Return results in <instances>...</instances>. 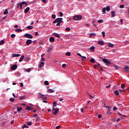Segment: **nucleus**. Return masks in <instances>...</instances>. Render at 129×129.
<instances>
[{
    "label": "nucleus",
    "mask_w": 129,
    "mask_h": 129,
    "mask_svg": "<svg viewBox=\"0 0 129 129\" xmlns=\"http://www.w3.org/2000/svg\"><path fill=\"white\" fill-rule=\"evenodd\" d=\"M82 15H76L73 17V20H74V21H80L82 20Z\"/></svg>",
    "instance_id": "f257e3e1"
},
{
    "label": "nucleus",
    "mask_w": 129,
    "mask_h": 129,
    "mask_svg": "<svg viewBox=\"0 0 129 129\" xmlns=\"http://www.w3.org/2000/svg\"><path fill=\"white\" fill-rule=\"evenodd\" d=\"M44 94H42L41 93H38L37 96H38V99H42L43 100H46L47 99L46 97L44 96Z\"/></svg>",
    "instance_id": "f03ea898"
},
{
    "label": "nucleus",
    "mask_w": 129,
    "mask_h": 129,
    "mask_svg": "<svg viewBox=\"0 0 129 129\" xmlns=\"http://www.w3.org/2000/svg\"><path fill=\"white\" fill-rule=\"evenodd\" d=\"M63 18H58L56 19L55 20H54L53 22V24H56V23H63Z\"/></svg>",
    "instance_id": "7ed1b4c3"
},
{
    "label": "nucleus",
    "mask_w": 129,
    "mask_h": 129,
    "mask_svg": "<svg viewBox=\"0 0 129 129\" xmlns=\"http://www.w3.org/2000/svg\"><path fill=\"white\" fill-rule=\"evenodd\" d=\"M102 61L104 62V63H105V65H109L111 64V62H110V61H109V60L106 58L103 59Z\"/></svg>",
    "instance_id": "20e7f679"
},
{
    "label": "nucleus",
    "mask_w": 129,
    "mask_h": 129,
    "mask_svg": "<svg viewBox=\"0 0 129 129\" xmlns=\"http://www.w3.org/2000/svg\"><path fill=\"white\" fill-rule=\"evenodd\" d=\"M24 37L27 38L28 39H33V35L29 33H26L24 34Z\"/></svg>",
    "instance_id": "39448f33"
},
{
    "label": "nucleus",
    "mask_w": 129,
    "mask_h": 129,
    "mask_svg": "<svg viewBox=\"0 0 129 129\" xmlns=\"http://www.w3.org/2000/svg\"><path fill=\"white\" fill-rule=\"evenodd\" d=\"M52 110H54V111L53 112V114H54V115H56V114H57L58 112H59V108H53Z\"/></svg>",
    "instance_id": "423d86ee"
},
{
    "label": "nucleus",
    "mask_w": 129,
    "mask_h": 129,
    "mask_svg": "<svg viewBox=\"0 0 129 129\" xmlns=\"http://www.w3.org/2000/svg\"><path fill=\"white\" fill-rule=\"evenodd\" d=\"M23 2L20 3L17 5V9H20V10L23 9Z\"/></svg>",
    "instance_id": "0eeeda50"
},
{
    "label": "nucleus",
    "mask_w": 129,
    "mask_h": 129,
    "mask_svg": "<svg viewBox=\"0 0 129 129\" xmlns=\"http://www.w3.org/2000/svg\"><path fill=\"white\" fill-rule=\"evenodd\" d=\"M17 68H18V65L16 64H13V66L11 67V70H13V71L16 70Z\"/></svg>",
    "instance_id": "6e6552de"
},
{
    "label": "nucleus",
    "mask_w": 129,
    "mask_h": 129,
    "mask_svg": "<svg viewBox=\"0 0 129 129\" xmlns=\"http://www.w3.org/2000/svg\"><path fill=\"white\" fill-rule=\"evenodd\" d=\"M125 73H129V67L126 66L124 68Z\"/></svg>",
    "instance_id": "1a4fd4ad"
},
{
    "label": "nucleus",
    "mask_w": 129,
    "mask_h": 129,
    "mask_svg": "<svg viewBox=\"0 0 129 129\" xmlns=\"http://www.w3.org/2000/svg\"><path fill=\"white\" fill-rule=\"evenodd\" d=\"M32 40L31 39H28L27 41H26V45L27 46H29V45L32 44Z\"/></svg>",
    "instance_id": "9d476101"
},
{
    "label": "nucleus",
    "mask_w": 129,
    "mask_h": 129,
    "mask_svg": "<svg viewBox=\"0 0 129 129\" xmlns=\"http://www.w3.org/2000/svg\"><path fill=\"white\" fill-rule=\"evenodd\" d=\"M49 41L50 43H54L55 42V38H54V37H51L49 38Z\"/></svg>",
    "instance_id": "9b49d317"
},
{
    "label": "nucleus",
    "mask_w": 129,
    "mask_h": 129,
    "mask_svg": "<svg viewBox=\"0 0 129 129\" xmlns=\"http://www.w3.org/2000/svg\"><path fill=\"white\" fill-rule=\"evenodd\" d=\"M44 65H45V62L41 61L40 62V64H39L38 67H39V68H42V67H43V66H44Z\"/></svg>",
    "instance_id": "f8f14e48"
},
{
    "label": "nucleus",
    "mask_w": 129,
    "mask_h": 129,
    "mask_svg": "<svg viewBox=\"0 0 129 129\" xmlns=\"http://www.w3.org/2000/svg\"><path fill=\"white\" fill-rule=\"evenodd\" d=\"M98 44H99V45H101V46H103V45H104V42L103 41H98Z\"/></svg>",
    "instance_id": "ddd939ff"
},
{
    "label": "nucleus",
    "mask_w": 129,
    "mask_h": 129,
    "mask_svg": "<svg viewBox=\"0 0 129 129\" xmlns=\"http://www.w3.org/2000/svg\"><path fill=\"white\" fill-rule=\"evenodd\" d=\"M29 11H30V7L26 8L24 10L25 14H27Z\"/></svg>",
    "instance_id": "4468645a"
},
{
    "label": "nucleus",
    "mask_w": 129,
    "mask_h": 129,
    "mask_svg": "<svg viewBox=\"0 0 129 129\" xmlns=\"http://www.w3.org/2000/svg\"><path fill=\"white\" fill-rule=\"evenodd\" d=\"M21 56V54H13L12 55V57H20Z\"/></svg>",
    "instance_id": "2eb2a0df"
},
{
    "label": "nucleus",
    "mask_w": 129,
    "mask_h": 129,
    "mask_svg": "<svg viewBox=\"0 0 129 129\" xmlns=\"http://www.w3.org/2000/svg\"><path fill=\"white\" fill-rule=\"evenodd\" d=\"M24 58H25V56L24 55H22L21 57H20V58L19 60V62H22V61H23V60H24Z\"/></svg>",
    "instance_id": "dca6fc26"
},
{
    "label": "nucleus",
    "mask_w": 129,
    "mask_h": 129,
    "mask_svg": "<svg viewBox=\"0 0 129 129\" xmlns=\"http://www.w3.org/2000/svg\"><path fill=\"white\" fill-rule=\"evenodd\" d=\"M111 17H114V16H115V13L114 12V11H111Z\"/></svg>",
    "instance_id": "f3484780"
},
{
    "label": "nucleus",
    "mask_w": 129,
    "mask_h": 129,
    "mask_svg": "<svg viewBox=\"0 0 129 129\" xmlns=\"http://www.w3.org/2000/svg\"><path fill=\"white\" fill-rule=\"evenodd\" d=\"M22 109H23V108L22 107H17L18 112H20V111H21V110H22Z\"/></svg>",
    "instance_id": "a211bd4d"
},
{
    "label": "nucleus",
    "mask_w": 129,
    "mask_h": 129,
    "mask_svg": "<svg viewBox=\"0 0 129 129\" xmlns=\"http://www.w3.org/2000/svg\"><path fill=\"white\" fill-rule=\"evenodd\" d=\"M15 31L19 32V33H21V32H23V30L21 29H16L15 30Z\"/></svg>",
    "instance_id": "6ab92c4d"
},
{
    "label": "nucleus",
    "mask_w": 129,
    "mask_h": 129,
    "mask_svg": "<svg viewBox=\"0 0 129 129\" xmlns=\"http://www.w3.org/2000/svg\"><path fill=\"white\" fill-rule=\"evenodd\" d=\"M114 93L115 94V95H119V93H118V91L117 90L114 91Z\"/></svg>",
    "instance_id": "aec40b11"
},
{
    "label": "nucleus",
    "mask_w": 129,
    "mask_h": 129,
    "mask_svg": "<svg viewBox=\"0 0 129 129\" xmlns=\"http://www.w3.org/2000/svg\"><path fill=\"white\" fill-rule=\"evenodd\" d=\"M108 47H110V48H113L114 45H113V44L109 43V44H108Z\"/></svg>",
    "instance_id": "412c9836"
},
{
    "label": "nucleus",
    "mask_w": 129,
    "mask_h": 129,
    "mask_svg": "<svg viewBox=\"0 0 129 129\" xmlns=\"http://www.w3.org/2000/svg\"><path fill=\"white\" fill-rule=\"evenodd\" d=\"M54 36H55L57 38H60V35L58 34L54 33H53Z\"/></svg>",
    "instance_id": "4be33fe9"
},
{
    "label": "nucleus",
    "mask_w": 129,
    "mask_h": 129,
    "mask_svg": "<svg viewBox=\"0 0 129 129\" xmlns=\"http://www.w3.org/2000/svg\"><path fill=\"white\" fill-rule=\"evenodd\" d=\"M22 128H29V126H27L26 124H24L23 126H22Z\"/></svg>",
    "instance_id": "5701e85b"
},
{
    "label": "nucleus",
    "mask_w": 129,
    "mask_h": 129,
    "mask_svg": "<svg viewBox=\"0 0 129 129\" xmlns=\"http://www.w3.org/2000/svg\"><path fill=\"white\" fill-rule=\"evenodd\" d=\"M24 59L26 62H28L30 60V58H29V57H25Z\"/></svg>",
    "instance_id": "b1692460"
},
{
    "label": "nucleus",
    "mask_w": 129,
    "mask_h": 129,
    "mask_svg": "<svg viewBox=\"0 0 129 129\" xmlns=\"http://www.w3.org/2000/svg\"><path fill=\"white\" fill-rule=\"evenodd\" d=\"M33 27L32 26H29L27 27V29H28V30H32Z\"/></svg>",
    "instance_id": "393cba45"
},
{
    "label": "nucleus",
    "mask_w": 129,
    "mask_h": 129,
    "mask_svg": "<svg viewBox=\"0 0 129 129\" xmlns=\"http://www.w3.org/2000/svg\"><path fill=\"white\" fill-rule=\"evenodd\" d=\"M25 98H26V96H21L20 97V100H23V99H25Z\"/></svg>",
    "instance_id": "a878e982"
},
{
    "label": "nucleus",
    "mask_w": 129,
    "mask_h": 129,
    "mask_svg": "<svg viewBox=\"0 0 129 129\" xmlns=\"http://www.w3.org/2000/svg\"><path fill=\"white\" fill-rule=\"evenodd\" d=\"M99 66H100V63H98V64H95L94 67L95 69H96V68H97V67Z\"/></svg>",
    "instance_id": "bb28decb"
},
{
    "label": "nucleus",
    "mask_w": 129,
    "mask_h": 129,
    "mask_svg": "<svg viewBox=\"0 0 129 129\" xmlns=\"http://www.w3.org/2000/svg\"><path fill=\"white\" fill-rule=\"evenodd\" d=\"M90 62L92 63H95V59H94L93 58H92L90 60Z\"/></svg>",
    "instance_id": "cd10ccee"
},
{
    "label": "nucleus",
    "mask_w": 129,
    "mask_h": 129,
    "mask_svg": "<svg viewBox=\"0 0 129 129\" xmlns=\"http://www.w3.org/2000/svg\"><path fill=\"white\" fill-rule=\"evenodd\" d=\"M4 15H8L9 14V12L8 11V9H6V10L4 12Z\"/></svg>",
    "instance_id": "c85d7f7f"
},
{
    "label": "nucleus",
    "mask_w": 129,
    "mask_h": 129,
    "mask_svg": "<svg viewBox=\"0 0 129 129\" xmlns=\"http://www.w3.org/2000/svg\"><path fill=\"white\" fill-rule=\"evenodd\" d=\"M56 106H57V102H54L53 103V107H56Z\"/></svg>",
    "instance_id": "c756f323"
},
{
    "label": "nucleus",
    "mask_w": 129,
    "mask_h": 129,
    "mask_svg": "<svg viewBox=\"0 0 129 129\" xmlns=\"http://www.w3.org/2000/svg\"><path fill=\"white\" fill-rule=\"evenodd\" d=\"M25 72H30L31 71V69H26L25 70Z\"/></svg>",
    "instance_id": "7c9ffc66"
},
{
    "label": "nucleus",
    "mask_w": 129,
    "mask_h": 129,
    "mask_svg": "<svg viewBox=\"0 0 129 129\" xmlns=\"http://www.w3.org/2000/svg\"><path fill=\"white\" fill-rule=\"evenodd\" d=\"M53 50V48L52 47H49L48 48V49L47 50V52H51V51H52Z\"/></svg>",
    "instance_id": "2f4dec72"
},
{
    "label": "nucleus",
    "mask_w": 129,
    "mask_h": 129,
    "mask_svg": "<svg viewBox=\"0 0 129 129\" xmlns=\"http://www.w3.org/2000/svg\"><path fill=\"white\" fill-rule=\"evenodd\" d=\"M105 11H106L105 8H104L102 9V13H103V14H105V13H106V12H105Z\"/></svg>",
    "instance_id": "473e14b6"
},
{
    "label": "nucleus",
    "mask_w": 129,
    "mask_h": 129,
    "mask_svg": "<svg viewBox=\"0 0 129 129\" xmlns=\"http://www.w3.org/2000/svg\"><path fill=\"white\" fill-rule=\"evenodd\" d=\"M44 85H49V82H48V81H44Z\"/></svg>",
    "instance_id": "72a5a7b5"
},
{
    "label": "nucleus",
    "mask_w": 129,
    "mask_h": 129,
    "mask_svg": "<svg viewBox=\"0 0 129 129\" xmlns=\"http://www.w3.org/2000/svg\"><path fill=\"white\" fill-rule=\"evenodd\" d=\"M10 101H11V102H14V101H15V99H14V98H11L10 99Z\"/></svg>",
    "instance_id": "f704fd0d"
},
{
    "label": "nucleus",
    "mask_w": 129,
    "mask_h": 129,
    "mask_svg": "<svg viewBox=\"0 0 129 129\" xmlns=\"http://www.w3.org/2000/svg\"><path fill=\"white\" fill-rule=\"evenodd\" d=\"M3 44H5V40H2L0 41V45H3Z\"/></svg>",
    "instance_id": "c9c22d12"
},
{
    "label": "nucleus",
    "mask_w": 129,
    "mask_h": 129,
    "mask_svg": "<svg viewBox=\"0 0 129 129\" xmlns=\"http://www.w3.org/2000/svg\"><path fill=\"white\" fill-rule=\"evenodd\" d=\"M66 55L67 56H71V53H70V52H66Z\"/></svg>",
    "instance_id": "e433bc0d"
},
{
    "label": "nucleus",
    "mask_w": 129,
    "mask_h": 129,
    "mask_svg": "<svg viewBox=\"0 0 129 129\" xmlns=\"http://www.w3.org/2000/svg\"><path fill=\"white\" fill-rule=\"evenodd\" d=\"M121 88H122V89H123L124 87H125V85L124 84H122L121 85Z\"/></svg>",
    "instance_id": "4c0bfd02"
},
{
    "label": "nucleus",
    "mask_w": 129,
    "mask_h": 129,
    "mask_svg": "<svg viewBox=\"0 0 129 129\" xmlns=\"http://www.w3.org/2000/svg\"><path fill=\"white\" fill-rule=\"evenodd\" d=\"M102 35L103 38H105V32L104 31H102Z\"/></svg>",
    "instance_id": "58836bf2"
},
{
    "label": "nucleus",
    "mask_w": 129,
    "mask_h": 129,
    "mask_svg": "<svg viewBox=\"0 0 129 129\" xmlns=\"http://www.w3.org/2000/svg\"><path fill=\"white\" fill-rule=\"evenodd\" d=\"M106 10L107 11V12H109L110 11V8L109 7H107Z\"/></svg>",
    "instance_id": "ea45409f"
},
{
    "label": "nucleus",
    "mask_w": 129,
    "mask_h": 129,
    "mask_svg": "<svg viewBox=\"0 0 129 129\" xmlns=\"http://www.w3.org/2000/svg\"><path fill=\"white\" fill-rule=\"evenodd\" d=\"M48 92H50V93H52L54 92V91H53V90H52L51 89H49Z\"/></svg>",
    "instance_id": "a19ab883"
},
{
    "label": "nucleus",
    "mask_w": 129,
    "mask_h": 129,
    "mask_svg": "<svg viewBox=\"0 0 129 129\" xmlns=\"http://www.w3.org/2000/svg\"><path fill=\"white\" fill-rule=\"evenodd\" d=\"M26 109H27V110H31V108L30 106H28L26 107Z\"/></svg>",
    "instance_id": "79ce46f5"
},
{
    "label": "nucleus",
    "mask_w": 129,
    "mask_h": 129,
    "mask_svg": "<svg viewBox=\"0 0 129 129\" xmlns=\"http://www.w3.org/2000/svg\"><path fill=\"white\" fill-rule=\"evenodd\" d=\"M120 9H123L124 8V5H121L119 6Z\"/></svg>",
    "instance_id": "37998d69"
},
{
    "label": "nucleus",
    "mask_w": 129,
    "mask_h": 129,
    "mask_svg": "<svg viewBox=\"0 0 129 129\" xmlns=\"http://www.w3.org/2000/svg\"><path fill=\"white\" fill-rule=\"evenodd\" d=\"M52 19H56V15L53 14V15H52Z\"/></svg>",
    "instance_id": "c03bdc74"
},
{
    "label": "nucleus",
    "mask_w": 129,
    "mask_h": 129,
    "mask_svg": "<svg viewBox=\"0 0 129 129\" xmlns=\"http://www.w3.org/2000/svg\"><path fill=\"white\" fill-rule=\"evenodd\" d=\"M66 31L67 32H69V31H70V28L67 27V28H66Z\"/></svg>",
    "instance_id": "a18cd8bd"
},
{
    "label": "nucleus",
    "mask_w": 129,
    "mask_h": 129,
    "mask_svg": "<svg viewBox=\"0 0 129 129\" xmlns=\"http://www.w3.org/2000/svg\"><path fill=\"white\" fill-rule=\"evenodd\" d=\"M90 50H92V51H93L94 49H95V47L94 46H92L90 48Z\"/></svg>",
    "instance_id": "49530a36"
},
{
    "label": "nucleus",
    "mask_w": 129,
    "mask_h": 129,
    "mask_svg": "<svg viewBox=\"0 0 129 129\" xmlns=\"http://www.w3.org/2000/svg\"><path fill=\"white\" fill-rule=\"evenodd\" d=\"M117 114L118 115H121V116H124V117H126V116L124 115H122L121 114H120V113H117Z\"/></svg>",
    "instance_id": "de8ad7c7"
},
{
    "label": "nucleus",
    "mask_w": 129,
    "mask_h": 129,
    "mask_svg": "<svg viewBox=\"0 0 129 129\" xmlns=\"http://www.w3.org/2000/svg\"><path fill=\"white\" fill-rule=\"evenodd\" d=\"M111 112H110V110H108V111L107 112V114H111Z\"/></svg>",
    "instance_id": "09e8293b"
},
{
    "label": "nucleus",
    "mask_w": 129,
    "mask_h": 129,
    "mask_svg": "<svg viewBox=\"0 0 129 129\" xmlns=\"http://www.w3.org/2000/svg\"><path fill=\"white\" fill-rule=\"evenodd\" d=\"M32 123H33L32 122H27V125H32Z\"/></svg>",
    "instance_id": "8fccbe9b"
},
{
    "label": "nucleus",
    "mask_w": 129,
    "mask_h": 129,
    "mask_svg": "<svg viewBox=\"0 0 129 129\" xmlns=\"http://www.w3.org/2000/svg\"><path fill=\"white\" fill-rule=\"evenodd\" d=\"M113 110H114V111H116V110H117V108H116V107H114L113 108Z\"/></svg>",
    "instance_id": "3c124183"
},
{
    "label": "nucleus",
    "mask_w": 129,
    "mask_h": 129,
    "mask_svg": "<svg viewBox=\"0 0 129 129\" xmlns=\"http://www.w3.org/2000/svg\"><path fill=\"white\" fill-rule=\"evenodd\" d=\"M98 23H103V20H98Z\"/></svg>",
    "instance_id": "603ef678"
},
{
    "label": "nucleus",
    "mask_w": 129,
    "mask_h": 129,
    "mask_svg": "<svg viewBox=\"0 0 129 129\" xmlns=\"http://www.w3.org/2000/svg\"><path fill=\"white\" fill-rule=\"evenodd\" d=\"M16 37V34H13L11 35V38H15Z\"/></svg>",
    "instance_id": "864d4df0"
},
{
    "label": "nucleus",
    "mask_w": 129,
    "mask_h": 129,
    "mask_svg": "<svg viewBox=\"0 0 129 129\" xmlns=\"http://www.w3.org/2000/svg\"><path fill=\"white\" fill-rule=\"evenodd\" d=\"M22 4L23 5H26V6H28V4H27V2H22Z\"/></svg>",
    "instance_id": "5fc2aeb1"
},
{
    "label": "nucleus",
    "mask_w": 129,
    "mask_h": 129,
    "mask_svg": "<svg viewBox=\"0 0 129 129\" xmlns=\"http://www.w3.org/2000/svg\"><path fill=\"white\" fill-rule=\"evenodd\" d=\"M114 68L116 70H117L118 69V66H115Z\"/></svg>",
    "instance_id": "6e6d98bb"
},
{
    "label": "nucleus",
    "mask_w": 129,
    "mask_h": 129,
    "mask_svg": "<svg viewBox=\"0 0 129 129\" xmlns=\"http://www.w3.org/2000/svg\"><path fill=\"white\" fill-rule=\"evenodd\" d=\"M59 16L60 17H62V16H63V13L61 12H59Z\"/></svg>",
    "instance_id": "4d7b16f0"
},
{
    "label": "nucleus",
    "mask_w": 129,
    "mask_h": 129,
    "mask_svg": "<svg viewBox=\"0 0 129 129\" xmlns=\"http://www.w3.org/2000/svg\"><path fill=\"white\" fill-rule=\"evenodd\" d=\"M20 86H21V87H24V84H23V83H20Z\"/></svg>",
    "instance_id": "13d9d810"
},
{
    "label": "nucleus",
    "mask_w": 129,
    "mask_h": 129,
    "mask_svg": "<svg viewBox=\"0 0 129 129\" xmlns=\"http://www.w3.org/2000/svg\"><path fill=\"white\" fill-rule=\"evenodd\" d=\"M62 67H63V68H66V64H63L62 65Z\"/></svg>",
    "instance_id": "bf43d9fd"
},
{
    "label": "nucleus",
    "mask_w": 129,
    "mask_h": 129,
    "mask_svg": "<svg viewBox=\"0 0 129 129\" xmlns=\"http://www.w3.org/2000/svg\"><path fill=\"white\" fill-rule=\"evenodd\" d=\"M60 24H61V23H60V22H57V23L56 24V26H60Z\"/></svg>",
    "instance_id": "052dcab7"
},
{
    "label": "nucleus",
    "mask_w": 129,
    "mask_h": 129,
    "mask_svg": "<svg viewBox=\"0 0 129 129\" xmlns=\"http://www.w3.org/2000/svg\"><path fill=\"white\" fill-rule=\"evenodd\" d=\"M38 120H40V118H39V117H36V121H38Z\"/></svg>",
    "instance_id": "680f3d73"
},
{
    "label": "nucleus",
    "mask_w": 129,
    "mask_h": 129,
    "mask_svg": "<svg viewBox=\"0 0 129 129\" xmlns=\"http://www.w3.org/2000/svg\"><path fill=\"white\" fill-rule=\"evenodd\" d=\"M101 118V115L99 114V115H98V118Z\"/></svg>",
    "instance_id": "e2e57ef3"
},
{
    "label": "nucleus",
    "mask_w": 129,
    "mask_h": 129,
    "mask_svg": "<svg viewBox=\"0 0 129 129\" xmlns=\"http://www.w3.org/2000/svg\"><path fill=\"white\" fill-rule=\"evenodd\" d=\"M38 35H39V32H35V36H38Z\"/></svg>",
    "instance_id": "0e129e2a"
},
{
    "label": "nucleus",
    "mask_w": 129,
    "mask_h": 129,
    "mask_svg": "<svg viewBox=\"0 0 129 129\" xmlns=\"http://www.w3.org/2000/svg\"><path fill=\"white\" fill-rule=\"evenodd\" d=\"M41 61H45V58L44 57H41Z\"/></svg>",
    "instance_id": "69168bd1"
},
{
    "label": "nucleus",
    "mask_w": 129,
    "mask_h": 129,
    "mask_svg": "<svg viewBox=\"0 0 129 129\" xmlns=\"http://www.w3.org/2000/svg\"><path fill=\"white\" fill-rule=\"evenodd\" d=\"M60 128V126H57L56 127H55V129H59Z\"/></svg>",
    "instance_id": "338daca9"
},
{
    "label": "nucleus",
    "mask_w": 129,
    "mask_h": 129,
    "mask_svg": "<svg viewBox=\"0 0 129 129\" xmlns=\"http://www.w3.org/2000/svg\"><path fill=\"white\" fill-rule=\"evenodd\" d=\"M127 13H128V15H129V8H127Z\"/></svg>",
    "instance_id": "774afa93"
}]
</instances>
